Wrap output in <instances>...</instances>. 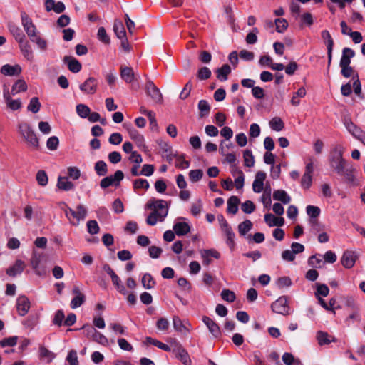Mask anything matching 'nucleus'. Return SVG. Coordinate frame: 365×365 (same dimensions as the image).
Masks as SVG:
<instances>
[{
	"label": "nucleus",
	"mask_w": 365,
	"mask_h": 365,
	"mask_svg": "<svg viewBox=\"0 0 365 365\" xmlns=\"http://www.w3.org/2000/svg\"><path fill=\"white\" fill-rule=\"evenodd\" d=\"M344 148L341 145L334 148L329 156V165L339 175L343 176L346 182L356 185V168L343 158Z\"/></svg>",
	"instance_id": "nucleus-1"
},
{
	"label": "nucleus",
	"mask_w": 365,
	"mask_h": 365,
	"mask_svg": "<svg viewBox=\"0 0 365 365\" xmlns=\"http://www.w3.org/2000/svg\"><path fill=\"white\" fill-rule=\"evenodd\" d=\"M17 127L19 134L28 146L34 149H38L39 147V140L31 125L28 123L21 122L18 124Z\"/></svg>",
	"instance_id": "nucleus-2"
},
{
	"label": "nucleus",
	"mask_w": 365,
	"mask_h": 365,
	"mask_svg": "<svg viewBox=\"0 0 365 365\" xmlns=\"http://www.w3.org/2000/svg\"><path fill=\"white\" fill-rule=\"evenodd\" d=\"M171 351L185 365H190L191 360L187 351L182 347V344L177 340H173Z\"/></svg>",
	"instance_id": "nucleus-3"
},
{
	"label": "nucleus",
	"mask_w": 365,
	"mask_h": 365,
	"mask_svg": "<svg viewBox=\"0 0 365 365\" xmlns=\"http://www.w3.org/2000/svg\"><path fill=\"white\" fill-rule=\"evenodd\" d=\"M343 123L348 132L365 145V133L355 125L350 118H344Z\"/></svg>",
	"instance_id": "nucleus-4"
},
{
	"label": "nucleus",
	"mask_w": 365,
	"mask_h": 365,
	"mask_svg": "<svg viewBox=\"0 0 365 365\" xmlns=\"http://www.w3.org/2000/svg\"><path fill=\"white\" fill-rule=\"evenodd\" d=\"M124 178V173L122 170H118L114 175L103 178L100 182V186L103 189H106L111 185L118 186L120 182Z\"/></svg>",
	"instance_id": "nucleus-5"
},
{
	"label": "nucleus",
	"mask_w": 365,
	"mask_h": 365,
	"mask_svg": "<svg viewBox=\"0 0 365 365\" xmlns=\"http://www.w3.org/2000/svg\"><path fill=\"white\" fill-rule=\"evenodd\" d=\"M272 310L277 314L282 315L289 314V307L288 305V299L286 296H282L272 304Z\"/></svg>",
	"instance_id": "nucleus-6"
},
{
	"label": "nucleus",
	"mask_w": 365,
	"mask_h": 365,
	"mask_svg": "<svg viewBox=\"0 0 365 365\" xmlns=\"http://www.w3.org/2000/svg\"><path fill=\"white\" fill-rule=\"evenodd\" d=\"M146 93L153 99L155 103H160L163 101V96L160 90L154 84V83L148 80L145 83Z\"/></svg>",
	"instance_id": "nucleus-7"
},
{
	"label": "nucleus",
	"mask_w": 365,
	"mask_h": 365,
	"mask_svg": "<svg viewBox=\"0 0 365 365\" xmlns=\"http://www.w3.org/2000/svg\"><path fill=\"white\" fill-rule=\"evenodd\" d=\"M98 81L94 77L88 78L79 86L80 90L85 94L93 95L97 91Z\"/></svg>",
	"instance_id": "nucleus-8"
},
{
	"label": "nucleus",
	"mask_w": 365,
	"mask_h": 365,
	"mask_svg": "<svg viewBox=\"0 0 365 365\" xmlns=\"http://www.w3.org/2000/svg\"><path fill=\"white\" fill-rule=\"evenodd\" d=\"M146 207L153 210V212H158V213H163L167 211L168 213V207L166 201L160 199H150L146 204Z\"/></svg>",
	"instance_id": "nucleus-9"
},
{
	"label": "nucleus",
	"mask_w": 365,
	"mask_h": 365,
	"mask_svg": "<svg viewBox=\"0 0 365 365\" xmlns=\"http://www.w3.org/2000/svg\"><path fill=\"white\" fill-rule=\"evenodd\" d=\"M321 36L322 39L324 41V43L327 46V58H328V68L331 65V62L332 60V51H333V46H334V41L331 36L330 33L327 30H323L321 32Z\"/></svg>",
	"instance_id": "nucleus-10"
},
{
	"label": "nucleus",
	"mask_w": 365,
	"mask_h": 365,
	"mask_svg": "<svg viewBox=\"0 0 365 365\" xmlns=\"http://www.w3.org/2000/svg\"><path fill=\"white\" fill-rule=\"evenodd\" d=\"M4 98L8 108L12 110H17L21 108V101L20 99H12L11 94L10 93L9 88L5 86L3 89Z\"/></svg>",
	"instance_id": "nucleus-11"
},
{
	"label": "nucleus",
	"mask_w": 365,
	"mask_h": 365,
	"mask_svg": "<svg viewBox=\"0 0 365 365\" xmlns=\"http://www.w3.org/2000/svg\"><path fill=\"white\" fill-rule=\"evenodd\" d=\"M21 24L28 36L37 31L36 27L34 24L31 19L25 11L21 12Z\"/></svg>",
	"instance_id": "nucleus-12"
},
{
	"label": "nucleus",
	"mask_w": 365,
	"mask_h": 365,
	"mask_svg": "<svg viewBox=\"0 0 365 365\" xmlns=\"http://www.w3.org/2000/svg\"><path fill=\"white\" fill-rule=\"evenodd\" d=\"M16 309L20 316L26 315L30 309L29 299L25 295L19 296L16 299Z\"/></svg>",
	"instance_id": "nucleus-13"
},
{
	"label": "nucleus",
	"mask_w": 365,
	"mask_h": 365,
	"mask_svg": "<svg viewBox=\"0 0 365 365\" xmlns=\"http://www.w3.org/2000/svg\"><path fill=\"white\" fill-rule=\"evenodd\" d=\"M266 173L263 171H258L255 175V180L252 183L253 191L256 193H260L264 188V181L266 179Z\"/></svg>",
	"instance_id": "nucleus-14"
},
{
	"label": "nucleus",
	"mask_w": 365,
	"mask_h": 365,
	"mask_svg": "<svg viewBox=\"0 0 365 365\" xmlns=\"http://www.w3.org/2000/svg\"><path fill=\"white\" fill-rule=\"evenodd\" d=\"M72 292L75 294V297L72 299L71 302V307L72 309H76L81 307L85 302V295L81 293L78 287L75 286L73 288Z\"/></svg>",
	"instance_id": "nucleus-15"
},
{
	"label": "nucleus",
	"mask_w": 365,
	"mask_h": 365,
	"mask_svg": "<svg viewBox=\"0 0 365 365\" xmlns=\"http://www.w3.org/2000/svg\"><path fill=\"white\" fill-rule=\"evenodd\" d=\"M19 44V48L21 52L22 53L24 58H26L29 61H33L34 60V53L31 48V46L26 38H24L23 40L18 42Z\"/></svg>",
	"instance_id": "nucleus-16"
},
{
	"label": "nucleus",
	"mask_w": 365,
	"mask_h": 365,
	"mask_svg": "<svg viewBox=\"0 0 365 365\" xmlns=\"http://www.w3.org/2000/svg\"><path fill=\"white\" fill-rule=\"evenodd\" d=\"M202 322L205 324L210 332L212 334L214 337L217 338L220 336L221 331L220 327L211 318L205 316L202 317Z\"/></svg>",
	"instance_id": "nucleus-17"
},
{
	"label": "nucleus",
	"mask_w": 365,
	"mask_h": 365,
	"mask_svg": "<svg viewBox=\"0 0 365 365\" xmlns=\"http://www.w3.org/2000/svg\"><path fill=\"white\" fill-rule=\"evenodd\" d=\"M356 259V255L354 252L346 250L344 252L341 262L346 268H351Z\"/></svg>",
	"instance_id": "nucleus-18"
},
{
	"label": "nucleus",
	"mask_w": 365,
	"mask_h": 365,
	"mask_svg": "<svg viewBox=\"0 0 365 365\" xmlns=\"http://www.w3.org/2000/svg\"><path fill=\"white\" fill-rule=\"evenodd\" d=\"M63 61L67 64L68 68L73 73H78L82 68L81 63L73 57L65 56Z\"/></svg>",
	"instance_id": "nucleus-19"
},
{
	"label": "nucleus",
	"mask_w": 365,
	"mask_h": 365,
	"mask_svg": "<svg viewBox=\"0 0 365 365\" xmlns=\"http://www.w3.org/2000/svg\"><path fill=\"white\" fill-rule=\"evenodd\" d=\"M25 267L26 264L24 261L17 259L11 267L6 269V272L10 277H16L23 272Z\"/></svg>",
	"instance_id": "nucleus-20"
},
{
	"label": "nucleus",
	"mask_w": 365,
	"mask_h": 365,
	"mask_svg": "<svg viewBox=\"0 0 365 365\" xmlns=\"http://www.w3.org/2000/svg\"><path fill=\"white\" fill-rule=\"evenodd\" d=\"M45 8L47 11L53 10L57 14H61L66 9L65 5L61 1L55 2L53 0H46Z\"/></svg>",
	"instance_id": "nucleus-21"
},
{
	"label": "nucleus",
	"mask_w": 365,
	"mask_h": 365,
	"mask_svg": "<svg viewBox=\"0 0 365 365\" xmlns=\"http://www.w3.org/2000/svg\"><path fill=\"white\" fill-rule=\"evenodd\" d=\"M21 72V68L19 65L11 66L9 64L4 65L1 68V73L5 76H19Z\"/></svg>",
	"instance_id": "nucleus-22"
},
{
	"label": "nucleus",
	"mask_w": 365,
	"mask_h": 365,
	"mask_svg": "<svg viewBox=\"0 0 365 365\" xmlns=\"http://www.w3.org/2000/svg\"><path fill=\"white\" fill-rule=\"evenodd\" d=\"M120 77L127 83H131L134 81L135 74L131 67L120 66Z\"/></svg>",
	"instance_id": "nucleus-23"
},
{
	"label": "nucleus",
	"mask_w": 365,
	"mask_h": 365,
	"mask_svg": "<svg viewBox=\"0 0 365 365\" xmlns=\"http://www.w3.org/2000/svg\"><path fill=\"white\" fill-rule=\"evenodd\" d=\"M174 339H170V346H168L165 344H163V342L155 339H153L152 337H150V336H148L145 338V343L146 344H152L155 346H157L158 348L163 350V351H171V349L173 348V341Z\"/></svg>",
	"instance_id": "nucleus-24"
},
{
	"label": "nucleus",
	"mask_w": 365,
	"mask_h": 365,
	"mask_svg": "<svg viewBox=\"0 0 365 365\" xmlns=\"http://www.w3.org/2000/svg\"><path fill=\"white\" fill-rule=\"evenodd\" d=\"M316 338L320 346L327 345L336 341V339L334 336L329 335L327 332L323 331H318L317 332Z\"/></svg>",
	"instance_id": "nucleus-25"
},
{
	"label": "nucleus",
	"mask_w": 365,
	"mask_h": 365,
	"mask_svg": "<svg viewBox=\"0 0 365 365\" xmlns=\"http://www.w3.org/2000/svg\"><path fill=\"white\" fill-rule=\"evenodd\" d=\"M8 29L17 42L26 38L21 29L12 22L8 23Z\"/></svg>",
	"instance_id": "nucleus-26"
},
{
	"label": "nucleus",
	"mask_w": 365,
	"mask_h": 365,
	"mask_svg": "<svg viewBox=\"0 0 365 365\" xmlns=\"http://www.w3.org/2000/svg\"><path fill=\"white\" fill-rule=\"evenodd\" d=\"M167 216V211L163 213H158V212H152L147 217L146 222L151 226L155 225L159 220L163 221L165 217Z\"/></svg>",
	"instance_id": "nucleus-27"
},
{
	"label": "nucleus",
	"mask_w": 365,
	"mask_h": 365,
	"mask_svg": "<svg viewBox=\"0 0 365 365\" xmlns=\"http://www.w3.org/2000/svg\"><path fill=\"white\" fill-rule=\"evenodd\" d=\"M264 222L269 227L282 226L284 222L283 217H277L271 213L265 214Z\"/></svg>",
	"instance_id": "nucleus-28"
},
{
	"label": "nucleus",
	"mask_w": 365,
	"mask_h": 365,
	"mask_svg": "<svg viewBox=\"0 0 365 365\" xmlns=\"http://www.w3.org/2000/svg\"><path fill=\"white\" fill-rule=\"evenodd\" d=\"M355 55L354 50L349 48H344L342 51V56L339 66H349L351 63V58Z\"/></svg>",
	"instance_id": "nucleus-29"
},
{
	"label": "nucleus",
	"mask_w": 365,
	"mask_h": 365,
	"mask_svg": "<svg viewBox=\"0 0 365 365\" xmlns=\"http://www.w3.org/2000/svg\"><path fill=\"white\" fill-rule=\"evenodd\" d=\"M173 229L178 236H183L190 232V227L187 222H176Z\"/></svg>",
	"instance_id": "nucleus-30"
},
{
	"label": "nucleus",
	"mask_w": 365,
	"mask_h": 365,
	"mask_svg": "<svg viewBox=\"0 0 365 365\" xmlns=\"http://www.w3.org/2000/svg\"><path fill=\"white\" fill-rule=\"evenodd\" d=\"M273 199L277 201H280L283 204H288L291 201L290 196L283 190H275L273 193Z\"/></svg>",
	"instance_id": "nucleus-31"
},
{
	"label": "nucleus",
	"mask_w": 365,
	"mask_h": 365,
	"mask_svg": "<svg viewBox=\"0 0 365 365\" xmlns=\"http://www.w3.org/2000/svg\"><path fill=\"white\" fill-rule=\"evenodd\" d=\"M113 31L117 38H123L126 37V31L123 22L120 20L116 19L113 24Z\"/></svg>",
	"instance_id": "nucleus-32"
},
{
	"label": "nucleus",
	"mask_w": 365,
	"mask_h": 365,
	"mask_svg": "<svg viewBox=\"0 0 365 365\" xmlns=\"http://www.w3.org/2000/svg\"><path fill=\"white\" fill-rule=\"evenodd\" d=\"M240 201L236 196L230 197L227 200V211L231 214H236L238 211V205Z\"/></svg>",
	"instance_id": "nucleus-33"
},
{
	"label": "nucleus",
	"mask_w": 365,
	"mask_h": 365,
	"mask_svg": "<svg viewBox=\"0 0 365 365\" xmlns=\"http://www.w3.org/2000/svg\"><path fill=\"white\" fill-rule=\"evenodd\" d=\"M27 84L24 79H19L13 86L11 90V94L15 96L20 92L27 90Z\"/></svg>",
	"instance_id": "nucleus-34"
},
{
	"label": "nucleus",
	"mask_w": 365,
	"mask_h": 365,
	"mask_svg": "<svg viewBox=\"0 0 365 365\" xmlns=\"http://www.w3.org/2000/svg\"><path fill=\"white\" fill-rule=\"evenodd\" d=\"M231 73V68L228 64H224L216 70L217 78L220 81H225L227 76Z\"/></svg>",
	"instance_id": "nucleus-35"
},
{
	"label": "nucleus",
	"mask_w": 365,
	"mask_h": 365,
	"mask_svg": "<svg viewBox=\"0 0 365 365\" xmlns=\"http://www.w3.org/2000/svg\"><path fill=\"white\" fill-rule=\"evenodd\" d=\"M57 187L63 190L68 191L74 188V184L68 180L67 177H58Z\"/></svg>",
	"instance_id": "nucleus-36"
},
{
	"label": "nucleus",
	"mask_w": 365,
	"mask_h": 365,
	"mask_svg": "<svg viewBox=\"0 0 365 365\" xmlns=\"http://www.w3.org/2000/svg\"><path fill=\"white\" fill-rule=\"evenodd\" d=\"M130 138L135 142L139 148H145V140L143 135L140 134L135 129L132 128L129 130Z\"/></svg>",
	"instance_id": "nucleus-37"
},
{
	"label": "nucleus",
	"mask_w": 365,
	"mask_h": 365,
	"mask_svg": "<svg viewBox=\"0 0 365 365\" xmlns=\"http://www.w3.org/2000/svg\"><path fill=\"white\" fill-rule=\"evenodd\" d=\"M30 263L36 274L41 275V272L38 269V267L41 263V255L38 254L36 251H33Z\"/></svg>",
	"instance_id": "nucleus-38"
},
{
	"label": "nucleus",
	"mask_w": 365,
	"mask_h": 365,
	"mask_svg": "<svg viewBox=\"0 0 365 365\" xmlns=\"http://www.w3.org/2000/svg\"><path fill=\"white\" fill-rule=\"evenodd\" d=\"M307 91L304 87L299 88L297 92L293 93L291 99V103L294 106H297L300 103L299 98H304L306 96Z\"/></svg>",
	"instance_id": "nucleus-39"
},
{
	"label": "nucleus",
	"mask_w": 365,
	"mask_h": 365,
	"mask_svg": "<svg viewBox=\"0 0 365 365\" xmlns=\"http://www.w3.org/2000/svg\"><path fill=\"white\" fill-rule=\"evenodd\" d=\"M94 170L99 176H105L108 173L107 164L103 160H98L95 163Z\"/></svg>",
	"instance_id": "nucleus-40"
},
{
	"label": "nucleus",
	"mask_w": 365,
	"mask_h": 365,
	"mask_svg": "<svg viewBox=\"0 0 365 365\" xmlns=\"http://www.w3.org/2000/svg\"><path fill=\"white\" fill-rule=\"evenodd\" d=\"M87 210L83 205H78L75 210V214L73 216V218L76 219L78 222L84 220L87 215Z\"/></svg>",
	"instance_id": "nucleus-41"
},
{
	"label": "nucleus",
	"mask_w": 365,
	"mask_h": 365,
	"mask_svg": "<svg viewBox=\"0 0 365 365\" xmlns=\"http://www.w3.org/2000/svg\"><path fill=\"white\" fill-rule=\"evenodd\" d=\"M270 128L275 131H281L284 128V124L279 117H274L269 121Z\"/></svg>",
	"instance_id": "nucleus-42"
},
{
	"label": "nucleus",
	"mask_w": 365,
	"mask_h": 365,
	"mask_svg": "<svg viewBox=\"0 0 365 365\" xmlns=\"http://www.w3.org/2000/svg\"><path fill=\"white\" fill-rule=\"evenodd\" d=\"M39 355L41 359H46L48 363H50L52 361V360L55 358V354L47 349L44 346H41L39 349Z\"/></svg>",
	"instance_id": "nucleus-43"
},
{
	"label": "nucleus",
	"mask_w": 365,
	"mask_h": 365,
	"mask_svg": "<svg viewBox=\"0 0 365 365\" xmlns=\"http://www.w3.org/2000/svg\"><path fill=\"white\" fill-rule=\"evenodd\" d=\"M41 103L37 97H33L27 106V109L29 111L32 112L33 113H37L41 108Z\"/></svg>",
	"instance_id": "nucleus-44"
},
{
	"label": "nucleus",
	"mask_w": 365,
	"mask_h": 365,
	"mask_svg": "<svg viewBox=\"0 0 365 365\" xmlns=\"http://www.w3.org/2000/svg\"><path fill=\"white\" fill-rule=\"evenodd\" d=\"M252 227V222L250 220H245L238 225L239 233L244 236L245 235Z\"/></svg>",
	"instance_id": "nucleus-45"
},
{
	"label": "nucleus",
	"mask_w": 365,
	"mask_h": 365,
	"mask_svg": "<svg viewBox=\"0 0 365 365\" xmlns=\"http://www.w3.org/2000/svg\"><path fill=\"white\" fill-rule=\"evenodd\" d=\"M111 280L118 291L122 294H126L127 290L125 286L121 283V280L119 277L115 274L111 277Z\"/></svg>",
	"instance_id": "nucleus-46"
},
{
	"label": "nucleus",
	"mask_w": 365,
	"mask_h": 365,
	"mask_svg": "<svg viewBox=\"0 0 365 365\" xmlns=\"http://www.w3.org/2000/svg\"><path fill=\"white\" fill-rule=\"evenodd\" d=\"M173 327L176 331L180 333H185L187 331L186 327L184 325L178 316H174L173 317Z\"/></svg>",
	"instance_id": "nucleus-47"
},
{
	"label": "nucleus",
	"mask_w": 365,
	"mask_h": 365,
	"mask_svg": "<svg viewBox=\"0 0 365 365\" xmlns=\"http://www.w3.org/2000/svg\"><path fill=\"white\" fill-rule=\"evenodd\" d=\"M142 284L145 289H150L154 287L155 282L153 277L150 274L146 273L142 277Z\"/></svg>",
	"instance_id": "nucleus-48"
},
{
	"label": "nucleus",
	"mask_w": 365,
	"mask_h": 365,
	"mask_svg": "<svg viewBox=\"0 0 365 365\" xmlns=\"http://www.w3.org/2000/svg\"><path fill=\"white\" fill-rule=\"evenodd\" d=\"M91 112L89 107L85 104H78L76 106V113L82 118H88Z\"/></svg>",
	"instance_id": "nucleus-49"
},
{
	"label": "nucleus",
	"mask_w": 365,
	"mask_h": 365,
	"mask_svg": "<svg viewBox=\"0 0 365 365\" xmlns=\"http://www.w3.org/2000/svg\"><path fill=\"white\" fill-rule=\"evenodd\" d=\"M245 165L249 168L253 167L255 165V158L252 153L250 150H246L243 153Z\"/></svg>",
	"instance_id": "nucleus-50"
},
{
	"label": "nucleus",
	"mask_w": 365,
	"mask_h": 365,
	"mask_svg": "<svg viewBox=\"0 0 365 365\" xmlns=\"http://www.w3.org/2000/svg\"><path fill=\"white\" fill-rule=\"evenodd\" d=\"M198 109L200 111V117H204L208 115L210 110V106L207 101L200 100L198 103Z\"/></svg>",
	"instance_id": "nucleus-51"
},
{
	"label": "nucleus",
	"mask_w": 365,
	"mask_h": 365,
	"mask_svg": "<svg viewBox=\"0 0 365 365\" xmlns=\"http://www.w3.org/2000/svg\"><path fill=\"white\" fill-rule=\"evenodd\" d=\"M309 224L311 231L314 234H317L324 230V225L317 219H310Z\"/></svg>",
	"instance_id": "nucleus-52"
},
{
	"label": "nucleus",
	"mask_w": 365,
	"mask_h": 365,
	"mask_svg": "<svg viewBox=\"0 0 365 365\" xmlns=\"http://www.w3.org/2000/svg\"><path fill=\"white\" fill-rule=\"evenodd\" d=\"M262 201L265 207L271 205V187L270 186L266 187L264 194L262 196Z\"/></svg>",
	"instance_id": "nucleus-53"
},
{
	"label": "nucleus",
	"mask_w": 365,
	"mask_h": 365,
	"mask_svg": "<svg viewBox=\"0 0 365 365\" xmlns=\"http://www.w3.org/2000/svg\"><path fill=\"white\" fill-rule=\"evenodd\" d=\"M203 171L200 169L192 170L189 172L190 180L192 182H197L202 179Z\"/></svg>",
	"instance_id": "nucleus-54"
},
{
	"label": "nucleus",
	"mask_w": 365,
	"mask_h": 365,
	"mask_svg": "<svg viewBox=\"0 0 365 365\" xmlns=\"http://www.w3.org/2000/svg\"><path fill=\"white\" fill-rule=\"evenodd\" d=\"M97 35L98 40L103 42V43L109 44L110 43V37L107 34L104 27H100L98 29Z\"/></svg>",
	"instance_id": "nucleus-55"
},
{
	"label": "nucleus",
	"mask_w": 365,
	"mask_h": 365,
	"mask_svg": "<svg viewBox=\"0 0 365 365\" xmlns=\"http://www.w3.org/2000/svg\"><path fill=\"white\" fill-rule=\"evenodd\" d=\"M312 183V174L304 173L301 179V185L304 189H309Z\"/></svg>",
	"instance_id": "nucleus-56"
},
{
	"label": "nucleus",
	"mask_w": 365,
	"mask_h": 365,
	"mask_svg": "<svg viewBox=\"0 0 365 365\" xmlns=\"http://www.w3.org/2000/svg\"><path fill=\"white\" fill-rule=\"evenodd\" d=\"M211 76V71L209 68L205 66L199 69L197 73V77L199 80H207Z\"/></svg>",
	"instance_id": "nucleus-57"
},
{
	"label": "nucleus",
	"mask_w": 365,
	"mask_h": 365,
	"mask_svg": "<svg viewBox=\"0 0 365 365\" xmlns=\"http://www.w3.org/2000/svg\"><path fill=\"white\" fill-rule=\"evenodd\" d=\"M306 211L307 215L310 217V219H317L321 212L319 207L314 205L307 206Z\"/></svg>",
	"instance_id": "nucleus-58"
},
{
	"label": "nucleus",
	"mask_w": 365,
	"mask_h": 365,
	"mask_svg": "<svg viewBox=\"0 0 365 365\" xmlns=\"http://www.w3.org/2000/svg\"><path fill=\"white\" fill-rule=\"evenodd\" d=\"M320 255H315L311 256L308 259V264L310 267L314 268H320L321 264L322 262V259L320 258Z\"/></svg>",
	"instance_id": "nucleus-59"
},
{
	"label": "nucleus",
	"mask_w": 365,
	"mask_h": 365,
	"mask_svg": "<svg viewBox=\"0 0 365 365\" xmlns=\"http://www.w3.org/2000/svg\"><path fill=\"white\" fill-rule=\"evenodd\" d=\"M66 361L69 365H78V359L77 351L75 350H71L67 355Z\"/></svg>",
	"instance_id": "nucleus-60"
},
{
	"label": "nucleus",
	"mask_w": 365,
	"mask_h": 365,
	"mask_svg": "<svg viewBox=\"0 0 365 365\" xmlns=\"http://www.w3.org/2000/svg\"><path fill=\"white\" fill-rule=\"evenodd\" d=\"M221 297L223 300L228 302H233L236 299L235 294L232 291L226 289L222 291Z\"/></svg>",
	"instance_id": "nucleus-61"
},
{
	"label": "nucleus",
	"mask_w": 365,
	"mask_h": 365,
	"mask_svg": "<svg viewBox=\"0 0 365 365\" xmlns=\"http://www.w3.org/2000/svg\"><path fill=\"white\" fill-rule=\"evenodd\" d=\"M87 230L88 232L91 235L97 234L99 232V226L98 225V222L93 220H88L87 222Z\"/></svg>",
	"instance_id": "nucleus-62"
},
{
	"label": "nucleus",
	"mask_w": 365,
	"mask_h": 365,
	"mask_svg": "<svg viewBox=\"0 0 365 365\" xmlns=\"http://www.w3.org/2000/svg\"><path fill=\"white\" fill-rule=\"evenodd\" d=\"M36 180L41 186H46L48 184V176L44 170L37 172Z\"/></svg>",
	"instance_id": "nucleus-63"
},
{
	"label": "nucleus",
	"mask_w": 365,
	"mask_h": 365,
	"mask_svg": "<svg viewBox=\"0 0 365 365\" xmlns=\"http://www.w3.org/2000/svg\"><path fill=\"white\" fill-rule=\"evenodd\" d=\"M241 209L245 213L250 214L255 211V205L252 201L246 200L242 204Z\"/></svg>",
	"instance_id": "nucleus-64"
}]
</instances>
